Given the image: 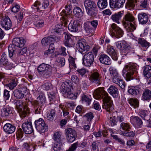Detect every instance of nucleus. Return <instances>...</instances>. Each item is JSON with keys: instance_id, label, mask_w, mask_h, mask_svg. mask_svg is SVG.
Masks as SVG:
<instances>
[{"instance_id": "1", "label": "nucleus", "mask_w": 151, "mask_h": 151, "mask_svg": "<svg viewBox=\"0 0 151 151\" xmlns=\"http://www.w3.org/2000/svg\"><path fill=\"white\" fill-rule=\"evenodd\" d=\"M95 99H98L102 98L103 99L102 107L107 111H113L114 108L112 106V101L111 98L108 96L107 92L102 88H98L95 90L93 93Z\"/></svg>"}, {"instance_id": "2", "label": "nucleus", "mask_w": 151, "mask_h": 151, "mask_svg": "<svg viewBox=\"0 0 151 151\" xmlns=\"http://www.w3.org/2000/svg\"><path fill=\"white\" fill-rule=\"evenodd\" d=\"M25 43L24 39L22 37H17L14 38L12 41V45L8 47L9 57L13 59L17 55H19L23 54L21 49L19 51V47H22Z\"/></svg>"}, {"instance_id": "3", "label": "nucleus", "mask_w": 151, "mask_h": 151, "mask_svg": "<svg viewBox=\"0 0 151 151\" xmlns=\"http://www.w3.org/2000/svg\"><path fill=\"white\" fill-rule=\"evenodd\" d=\"M137 66L136 64L132 63L126 65L122 70L123 75L127 81L133 79L134 73L136 71Z\"/></svg>"}, {"instance_id": "4", "label": "nucleus", "mask_w": 151, "mask_h": 151, "mask_svg": "<svg viewBox=\"0 0 151 151\" xmlns=\"http://www.w3.org/2000/svg\"><path fill=\"white\" fill-rule=\"evenodd\" d=\"M134 20V17L130 13H127L124 16L122 24L128 32L133 31L135 29L136 27L131 22Z\"/></svg>"}, {"instance_id": "5", "label": "nucleus", "mask_w": 151, "mask_h": 151, "mask_svg": "<svg viewBox=\"0 0 151 151\" xmlns=\"http://www.w3.org/2000/svg\"><path fill=\"white\" fill-rule=\"evenodd\" d=\"M37 70L40 73H45L48 77L51 75L52 69V67L50 65L42 63L38 67Z\"/></svg>"}, {"instance_id": "6", "label": "nucleus", "mask_w": 151, "mask_h": 151, "mask_svg": "<svg viewBox=\"0 0 151 151\" xmlns=\"http://www.w3.org/2000/svg\"><path fill=\"white\" fill-rule=\"evenodd\" d=\"M35 127L36 129L40 133H44L48 130V127L45 124L44 121L42 118L36 120L35 122Z\"/></svg>"}, {"instance_id": "7", "label": "nucleus", "mask_w": 151, "mask_h": 151, "mask_svg": "<svg viewBox=\"0 0 151 151\" xmlns=\"http://www.w3.org/2000/svg\"><path fill=\"white\" fill-rule=\"evenodd\" d=\"M94 57L92 52H89L85 54L83 58V64L87 67H90L94 62Z\"/></svg>"}, {"instance_id": "8", "label": "nucleus", "mask_w": 151, "mask_h": 151, "mask_svg": "<svg viewBox=\"0 0 151 151\" xmlns=\"http://www.w3.org/2000/svg\"><path fill=\"white\" fill-rule=\"evenodd\" d=\"M116 47L122 52L128 53L130 52V47L124 40L118 41L116 43Z\"/></svg>"}, {"instance_id": "9", "label": "nucleus", "mask_w": 151, "mask_h": 151, "mask_svg": "<svg viewBox=\"0 0 151 151\" xmlns=\"http://www.w3.org/2000/svg\"><path fill=\"white\" fill-rule=\"evenodd\" d=\"M76 47L78 51L81 53L85 51H88L90 48V46L88 45L85 40H79L76 44Z\"/></svg>"}, {"instance_id": "10", "label": "nucleus", "mask_w": 151, "mask_h": 151, "mask_svg": "<svg viewBox=\"0 0 151 151\" xmlns=\"http://www.w3.org/2000/svg\"><path fill=\"white\" fill-rule=\"evenodd\" d=\"M65 131L67 140L69 142H73L77 137L75 130L73 129L69 128L67 129Z\"/></svg>"}, {"instance_id": "11", "label": "nucleus", "mask_w": 151, "mask_h": 151, "mask_svg": "<svg viewBox=\"0 0 151 151\" xmlns=\"http://www.w3.org/2000/svg\"><path fill=\"white\" fill-rule=\"evenodd\" d=\"M112 28L113 29V31L111 34L112 36L118 38L121 37L124 34L123 31L115 24H113L111 26Z\"/></svg>"}, {"instance_id": "12", "label": "nucleus", "mask_w": 151, "mask_h": 151, "mask_svg": "<svg viewBox=\"0 0 151 151\" xmlns=\"http://www.w3.org/2000/svg\"><path fill=\"white\" fill-rule=\"evenodd\" d=\"M27 91L26 87H22L19 88V89L15 90L13 94L16 99H22L24 97V93L27 92Z\"/></svg>"}, {"instance_id": "13", "label": "nucleus", "mask_w": 151, "mask_h": 151, "mask_svg": "<svg viewBox=\"0 0 151 151\" xmlns=\"http://www.w3.org/2000/svg\"><path fill=\"white\" fill-rule=\"evenodd\" d=\"M126 0H109V4L111 8L119 9L123 7Z\"/></svg>"}, {"instance_id": "14", "label": "nucleus", "mask_w": 151, "mask_h": 151, "mask_svg": "<svg viewBox=\"0 0 151 151\" xmlns=\"http://www.w3.org/2000/svg\"><path fill=\"white\" fill-rule=\"evenodd\" d=\"M23 132L27 134L32 133L33 131L32 122H26L23 123L22 126Z\"/></svg>"}, {"instance_id": "15", "label": "nucleus", "mask_w": 151, "mask_h": 151, "mask_svg": "<svg viewBox=\"0 0 151 151\" xmlns=\"http://www.w3.org/2000/svg\"><path fill=\"white\" fill-rule=\"evenodd\" d=\"M101 78L100 74L96 72L92 73L89 77V80L91 82L98 85L101 84Z\"/></svg>"}, {"instance_id": "16", "label": "nucleus", "mask_w": 151, "mask_h": 151, "mask_svg": "<svg viewBox=\"0 0 151 151\" xmlns=\"http://www.w3.org/2000/svg\"><path fill=\"white\" fill-rule=\"evenodd\" d=\"M64 34L65 38L64 42L65 45L69 47H73L75 45V43L74 41L71 38V37H72V36L66 32H64Z\"/></svg>"}, {"instance_id": "17", "label": "nucleus", "mask_w": 151, "mask_h": 151, "mask_svg": "<svg viewBox=\"0 0 151 151\" xmlns=\"http://www.w3.org/2000/svg\"><path fill=\"white\" fill-rule=\"evenodd\" d=\"M106 52L110 55L113 60H118V54L113 46L108 45L107 47Z\"/></svg>"}, {"instance_id": "18", "label": "nucleus", "mask_w": 151, "mask_h": 151, "mask_svg": "<svg viewBox=\"0 0 151 151\" xmlns=\"http://www.w3.org/2000/svg\"><path fill=\"white\" fill-rule=\"evenodd\" d=\"M80 26V24L76 20L72 21L69 24L68 29L72 32H76L78 31Z\"/></svg>"}, {"instance_id": "19", "label": "nucleus", "mask_w": 151, "mask_h": 151, "mask_svg": "<svg viewBox=\"0 0 151 151\" xmlns=\"http://www.w3.org/2000/svg\"><path fill=\"white\" fill-rule=\"evenodd\" d=\"M130 122L137 128H141L143 124V122L140 118L138 116H132L131 117Z\"/></svg>"}, {"instance_id": "20", "label": "nucleus", "mask_w": 151, "mask_h": 151, "mask_svg": "<svg viewBox=\"0 0 151 151\" xmlns=\"http://www.w3.org/2000/svg\"><path fill=\"white\" fill-rule=\"evenodd\" d=\"M1 24L2 27L6 30L10 29L12 27L11 21L8 17L2 19L1 21Z\"/></svg>"}, {"instance_id": "21", "label": "nucleus", "mask_w": 151, "mask_h": 151, "mask_svg": "<svg viewBox=\"0 0 151 151\" xmlns=\"http://www.w3.org/2000/svg\"><path fill=\"white\" fill-rule=\"evenodd\" d=\"M7 81V79H4L3 83L5 86L8 87L11 90H13L17 84V80L16 78H13L11 80L9 83H5V82Z\"/></svg>"}, {"instance_id": "22", "label": "nucleus", "mask_w": 151, "mask_h": 151, "mask_svg": "<svg viewBox=\"0 0 151 151\" xmlns=\"http://www.w3.org/2000/svg\"><path fill=\"white\" fill-rule=\"evenodd\" d=\"M3 129L4 131L7 134H10L13 133L15 130V126L9 123H6L4 126Z\"/></svg>"}, {"instance_id": "23", "label": "nucleus", "mask_w": 151, "mask_h": 151, "mask_svg": "<svg viewBox=\"0 0 151 151\" xmlns=\"http://www.w3.org/2000/svg\"><path fill=\"white\" fill-rule=\"evenodd\" d=\"M99 60L100 62L106 65H109L111 64L110 59L106 54H101L99 57Z\"/></svg>"}, {"instance_id": "24", "label": "nucleus", "mask_w": 151, "mask_h": 151, "mask_svg": "<svg viewBox=\"0 0 151 151\" xmlns=\"http://www.w3.org/2000/svg\"><path fill=\"white\" fill-rule=\"evenodd\" d=\"M138 18L139 22L142 24H146L148 20L147 14L145 13H142L138 14Z\"/></svg>"}, {"instance_id": "25", "label": "nucleus", "mask_w": 151, "mask_h": 151, "mask_svg": "<svg viewBox=\"0 0 151 151\" xmlns=\"http://www.w3.org/2000/svg\"><path fill=\"white\" fill-rule=\"evenodd\" d=\"M123 11H120L117 13H115L111 16L112 19L115 22L119 24L120 23L119 21L121 20L124 14Z\"/></svg>"}, {"instance_id": "26", "label": "nucleus", "mask_w": 151, "mask_h": 151, "mask_svg": "<svg viewBox=\"0 0 151 151\" xmlns=\"http://www.w3.org/2000/svg\"><path fill=\"white\" fill-rule=\"evenodd\" d=\"M52 32L57 36L61 35L65 32H64V29L62 28V25L58 24L55 26V29L52 30Z\"/></svg>"}, {"instance_id": "27", "label": "nucleus", "mask_w": 151, "mask_h": 151, "mask_svg": "<svg viewBox=\"0 0 151 151\" xmlns=\"http://www.w3.org/2000/svg\"><path fill=\"white\" fill-rule=\"evenodd\" d=\"M108 91L109 94L114 98L117 97L118 96V90L116 87L114 86H110L108 89Z\"/></svg>"}, {"instance_id": "28", "label": "nucleus", "mask_w": 151, "mask_h": 151, "mask_svg": "<svg viewBox=\"0 0 151 151\" xmlns=\"http://www.w3.org/2000/svg\"><path fill=\"white\" fill-rule=\"evenodd\" d=\"M1 113L2 116H8L12 113V108L9 105L4 106L3 109L2 110Z\"/></svg>"}, {"instance_id": "29", "label": "nucleus", "mask_w": 151, "mask_h": 151, "mask_svg": "<svg viewBox=\"0 0 151 151\" xmlns=\"http://www.w3.org/2000/svg\"><path fill=\"white\" fill-rule=\"evenodd\" d=\"M64 87L66 89L63 88L62 90V92L64 93L66 91H71L73 89V88L72 85V83L70 81H65L64 83Z\"/></svg>"}, {"instance_id": "30", "label": "nucleus", "mask_w": 151, "mask_h": 151, "mask_svg": "<svg viewBox=\"0 0 151 151\" xmlns=\"http://www.w3.org/2000/svg\"><path fill=\"white\" fill-rule=\"evenodd\" d=\"M37 100L34 101H37L38 105H40L42 106L45 103L46 98L45 95L43 93H40L39 96L37 98Z\"/></svg>"}, {"instance_id": "31", "label": "nucleus", "mask_w": 151, "mask_h": 151, "mask_svg": "<svg viewBox=\"0 0 151 151\" xmlns=\"http://www.w3.org/2000/svg\"><path fill=\"white\" fill-rule=\"evenodd\" d=\"M109 71L111 76L112 77L113 81H115V79H116L119 78L118 73L115 68L112 67H110Z\"/></svg>"}, {"instance_id": "32", "label": "nucleus", "mask_w": 151, "mask_h": 151, "mask_svg": "<svg viewBox=\"0 0 151 151\" xmlns=\"http://www.w3.org/2000/svg\"><path fill=\"white\" fill-rule=\"evenodd\" d=\"M143 73L144 76L147 78L151 77V67L149 65H146L144 67Z\"/></svg>"}, {"instance_id": "33", "label": "nucleus", "mask_w": 151, "mask_h": 151, "mask_svg": "<svg viewBox=\"0 0 151 151\" xmlns=\"http://www.w3.org/2000/svg\"><path fill=\"white\" fill-rule=\"evenodd\" d=\"M138 42L142 47L147 48L150 45V43L143 38H139L138 40Z\"/></svg>"}, {"instance_id": "34", "label": "nucleus", "mask_w": 151, "mask_h": 151, "mask_svg": "<svg viewBox=\"0 0 151 151\" xmlns=\"http://www.w3.org/2000/svg\"><path fill=\"white\" fill-rule=\"evenodd\" d=\"M72 9V6L70 5L68 6H65V9H63L60 13L61 16H68L72 12L71 10Z\"/></svg>"}, {"instance_id": "35", "label": "nucleus", "mask_w": 151, "mask_h": 151, "mask_svg": "<svg viewBox=\"0 0 151 151\" xmlns=\"http://www.w3.org/2000/svg\"><path fill=\"white\" fill-rule=\"evenodd\" d=\"M69 62V67L70 68H68V71L66 72V73H69L70 71V69H75L76 68V65L75 63V59L72 57H70L68 59Z\"/></svg>"}, {"instance_id": "36", "label": "nucleus", "mask_w": 151, "mask_h": 151, "mask_svg": "<svg viewBox=\"0 0 151 151\" xmlns=\"http://www.w3.org/2000/svg\"><path fill=\"white\" fill-rule=\"evenodd\" d=\"M32 104L34 106V111L35 114H40L42 111V106L38 105L37 101H32Z\"/></svg>"}, {"instance_id": "37", "label": "nucleus", "mask_w": 151, "mask_h": 151, "mask_svg": "<svg viewBox=\"0 0 151 151\" xmlns=\"http://www.w3.org/2000/svg\"><path fill=\"white\" fill-rule=\"evenodd\" d=\"M84 3L86 10L96 6V4L91 0H86Z\"/></svg>"}, {"instance_id": "38", "label": "nucleus", "mask_w": 151, "mask_h": 151, "mask_svg": "<svg viewBox=\"0 0 151 151\" xmlns=\"http://www.w3.org/2000/svg\"><path fill=\"white\" fill-rule=\"evenodd\" d=\"M52 40L53 38L50 36L48 37H45L42 39L41 43L43 45H47L51 43H53Z\"/></svg>"}, {"instance_id": "39", "label": "nucleus", "mask_w": 151, "mask_h": 151, "mask_svg": "<svg viewBox=\"0 0 151 151\" xmlns=\"http://www.w3.org/2000/svg\"><path fill=\"white\" fill-rule=\"evenodd\" d=\"M114 80L115 81H114L113 82L114 83L118 84L122 89L125 90L126 85L125 82L122 80L120 79L119 78L116 79H115Z\"/></svg>"}, {"instance_id": "40", "label": "nucleus", "mask_w": 151, "mask_h": 151, "mask_svg": "<svg viewBox=\"0 0 151 151\" xmlns=\"http://www.w3.org/2000/svg\"><path fill=\"white\" fill-rule=\"evenodd\" d=\"M142 97L145 100H150L151 98V91L147 89L144 90Z\"/></svg>"}, {"instance_id": "41", "label": "nucleus", "mask_w": 151, "mask_h": 151, "mask_svg": "<svg viewBox=\"0 0 151 151\" xmlns=\"http://www.w3.org/2000/svg\"><path fill=\"white\" fill-rule=\"evenodd\" d=\"M97 6L101 9H103L106 8L107 6V0H98Z\"/></svg>"}, {"instance_id": "42", "label": "nucleus", "mask_w": 151, "mask_h": 151, "mask_svg": "<svg viewBox=\"0 0 151 151\" xmlns=\"http://www.w3.org/2000/svg\"><path fill=\"white\" fill-rule=\"evenodd\" d=\"M73 12L74 15L78 17H81L83 15L81 9L80 7L78 6H76L74 8Z\"/></svg>"}, {"instance_id": "43", "label": "nucleus", "mask_w": 151, "mask_h": 151, "mask_svg": "<svg viewBox=\"0 0 151 151\" xmlns=\"http://www.w3.org/2000/svg\"><path fill=\"white\" fill-rule=\"evenodd\" d=\"M96 5L93 7L89 9L86 10L88 14L90 16H96L97 13V11L96 10Z\"/></svg>"}, {"instance_id": "44", "label": "nucleus", "mask_w": 151, "mask_h": 151, "mask_svg": "<svg viewBox=\"0 0 151 151\" xmlns=\"http://www.w3.org/2000/svg\"><path fill=\"white\" fill-rule=\"evenodd\" d=\"M129 104L134 108L139 106V101L136 99L132 98L129 99Z\"/></svg>"}, {"instance_id": "45", "label": "nucleus", "mask_w": 151, "mask_h": 151, "mask_svg": "<svg viewBox=\"0 0 151 151\" xmlns=\"http://www.w3.org/2000/svg\"><path fill=\"white\" fill-rule=\"evenodd\" d=\"M0 62L1 65L5 66L7 65L8 64V60L6 58V55L4 52L2 54L1 56Z\"/></svg>"}, {"instance_id": "46", "label": "nucleus", "mask_w": 151, "mask_h": 151, "mask_svg": "<svg viewBox=\"0 0 151 151\" xmlns=\"http://www.w3.org/2000/svg\"><path fill=\"white\" fill-rule=\"evenodd\" d=\"M11 101L13 102L14 101V104L16 106V107L17 109H21L23 107V102L22 101L18 100L16 101L12 99L11 100Z\"/></svg>"}, {"instance_id": "47", "label": "nucleus", "mask_w": 151, "mask_h": 151, "mask_svg": "<svg viewBox=\"0 0 151 151\" xmlns=\"http://www.w3.org/2000/svg\"><path fill=\"white\" fill-rule=\"evenodd\" d=\"M121 129L127 131H129L131 128L129 124L127 123L122 122L120 124Z\"/></svg>"}, {"instance_id": "48", "label": "nucleus", "mask_w": 151, "mask_h": 151, "mask_svg": "<svg viewBox=\"0 0 151 151\" xmlns=\"http://www.w3.org/2000/svg\"><path fill=\"white\" fill-rule=\"evenodd\" d=\"M135 2L133 0H129L126 5V7L129 10H131L134 9Z\"/></svg>"}, {"instance_id": "49", "label": "nucleus", "mask_w": 151, "mask_h": 151, "mask_svg": "<svg viewBox=\"0 0 151 151\" xmlns=\"http://www.w3.org/2000/svg\"><path fill=\"white\" fill-rule=\"evenodd\" d=\"M61 134L59 132H56L54 133L53 139L57 142H61Z\"/></svg>"}, {"instance_id": "50", "label": "nucleus", "mask_w": 151, "mask_h": 151, "mask_svg": "<svg viewBox=\"0 0 151 151\" xmlns=\"http://www.w3.org/2000/svg\"><path fill=\"white\" fill-rule=\"evenodd\" d=\"M71 91H65L64 93H62L64 97H67L68 98L72 99H75L76 98V96L75 95L71 92Z\"/></svg>"}, {"instance_id": "51", "label": "nucleus", "mask_w": 151, "mask_h": 151, "mask_svg": "<svg viewBox=\"0 0 151 151\" xmlns=\"http://www.w3.org/2000/svg\"><path fill=\"white\" fill-rule=\"evenodd\" d=\"M128 93L133 95H136L139 93L140 91L138 87H134V88H129L128 90Z\"/></svg>"}, {"instance_id": "52", "label": "nucleus", "mask_w": 151, "mask_h": 151, "mask_svg": "<svg viewBox=\"0 0 151 151\" xmlns=\"http://www.w3.org/2000/svg\"><path fill=\"white\" fill-rule=\"evenodd\" d=\"M20 115L21 117H25L28 116L29 114V110L27 107H24L23 110L21 111Z\"/></svg>"}, {"instance_id": "53", "label": "nucleus", "mask_w": 151, "mask_h": 151, "mask_svg": "<svg viewBox=\"0 0 151 151\" xmlns=\"http://www.w3.org/2000/svg\"><path fill=\"white\" fill-rule=\"evenodd\" d=\"M55 116V111L53 109H52L50 111V114H47V119L50 121H52L54 117Z\"/></svg>"}, {"instance_id": "54", "label": "nucleus", "mask_w": 151, "mask_h": 151, "mask_svg": "<svg viewBox=\"0 0 151 151\" xmlns=\"http://www.w3.org/2000/svg\"><path fill=\"white\" fill-rule=\"evenodd\" d=\"M61 142H57L54 144L52 148L55 151H61Z\"/></svg>"}, {"instance_id": "55", "label": "nucleus", "mask_w": 151, "mask_h": 151, "mask_svg": "<svg viewBox=\"0 0 151 151\" xmlns=\"http://www.w3.org/2000/svg\"><path fill=\"white\" fill-rule=\"evenodd\" d=\"M139 115L145 120L148 121L147 119H146V118L148 115V113L147 111L146 110H141L139 111Z\"/></svg>"}, {"instance_id": "56", "label": "nucleus", "mask_w": 151, "mask_h": 151, "mask_svg": "<svg viewBox=\"0 0 151 151\" xmlns=\"http://www.w3.org/2000/svg\"><path fill=\"white\" fill-rule=\"evenodd\" d=\"M90 22H89L85 23L84 24V30L87 33L91 32L92 30V29L90 25Z\"/></svg>"}, {"instance_id": "57", "label": "nucleus", "mask_w": 151, "mask_h": 151, "mask_svg": "<svg viewBox=\"0 0 151 151\" xmlns=\"http://www.w3.org/2000/svg\"><path fill=\"white\" fill-rule=\"evenodd\" d=\"M16 134L17 139L19 140L23 137L24 134L23 131H22L21 128H19L17 131Z\"/></svg>"}, {"instance_id": "58", "label": "nucleus", "mask_w": 151, "mask_h": 151, "mask_svg": "<svg viewBox=\"0 0 151 151\" xmlns=\"http://www.w3.org/2000/svg\"><path fill=\"white\" fill-rule=\"evenodd\" d=\"M49 5V2L47 0H44L42 5H40L39 7L41 9H44L47 8Z\"/></svg>"}, {"instance_id": "59", "label": "nucleus", "mask_w": 151, "mask_h": 151, "mask_svg": "<svg viewBox=\"0 0 151 151\" xmlns=\"http://www.w3.org/2000/svg\"><path fill=\"white\" fill-rule=\"evenodd\" d=\"M56 61L60 63L61 66H63L65 65V58L62 57H58L56 60Z\"/></svg>"}, {"instance_id": "60", "label": "nucleus", "mask_w": 151, "mask_h": 151, "mask_svg": "<svg viewBox=\"0 0 151 151\" xmlns=\"http://www.w3.org/2000/svg\"><path fill=\"white\" fill-rule=\"evenodd\" d=\"M82 100L83 102H86L88 105H89L91 101V99L89 98L88 96L86 95L83 96Z\"/></svg>"}, {"instance_id": "61", "label": "nucleus", "mask_w": 151, "mask_h": 151, "mask_svg": "<svg viewBox=\"0 0 151 151\" xmlns=\"http://www.w3.org/2000/svg\"><path fill=\"white\" fill-rule=\"evenodd\" d=\"M108 121L112 126H114L116 124V119L115 116H114L113 117H110V119H108Z\"/></svg>"}, {"instance_id": "62", "label": "nucleus", "mask_w": 151, "mask_h": 151, "mask_svg": "<svg viewBox=\"0 0 151 151\" xmlns=\"http://www.w3.org/2000/svg\"><path fill=\"white\" fill-rule=\"evenodd\" d=\"M44 88L46 90H48L51 89L52 88V84L50 82H47L45 83L43 85Z\"/></svg>"}, {"instance_id": "63", "label": "nucleus", "mask_w": 151, "mask_h": 151, "mask_svg": "<svg viewBox=\"0 0 151 151\" xmlns=\"http://www.w3.org/2000/svg\"><path fill=\"white\" fill-rule=\"evenodd\" d=\"M123 134L124 136L130 137H133L135 135L133 131L129 132L125 131L124 132Z\"/></svg>"}, {"instance_id": "64", "label": "nucleus", "mask_w": 151, "mask_h": 151, "mask_svg": "<svg viewBox=\"0 0 151 151\" xmlns=\"http://www.w3.org/2000/svg\"><path fill=\"white\" fill-rule=\"evenodd\" d=\"M97 143L95 142H93L91 145V151H96V150L97 151H98V147L97 145Z\"/></svg>"}]
</instances>
